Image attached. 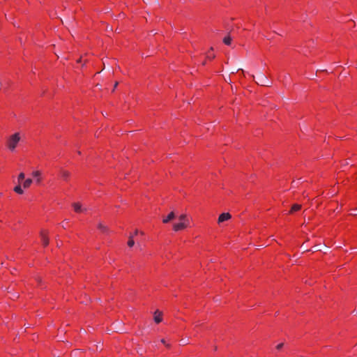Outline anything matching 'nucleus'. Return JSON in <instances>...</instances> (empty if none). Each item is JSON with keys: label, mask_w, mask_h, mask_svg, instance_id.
Listing matches in <instances>:
<instances>
[{"label": "nucleus", "mask_w": 357, "mask_h": 357, "mask_svg": "<svg viewBox=\"0 0 357 357\" xmlns=\"http://www.w3.org/2000/svg\"><path fill=\"white\" fill-rule=\"evenodd\" d=\"M144 2L147 3L149 0H143Z\"/></svg>", "instance_id": "cd10ccee"}, {"label": "nucleus", "mask_w": 357, "mask_h": 357, "mask_svg": "<svg viewBox=\"0 0 357 357\" xmlns=\"http://www.w3.org/2000/svg\"><path fill=\"white\" fill-rule=\"evenodd\" d=\"M319 250H321V249L319 245L314 246V251H319Z\"/></svg>", "instance_id": "4be33fe9"}, {"label": "nucleus", "mask_w": 357, "mask_h": 357, "mask_svg": "<svg viewBox=\"0 0 357 357\" xmlns=\"http://www.w3.org/2000/svg\"><path fill=\"white\" fill-rule=\"evenodd\" d=\"M206 57L208 59H212L215 58V55L214 54H208Z\"/></svg>", "instance_id": "aec40b11"}, {"label": "nucleus", "mask_w": 357, "mask_h": 357, "mask_svg": "<svg viewBox=\"0 0 357 357\" xmlns=\"http://www.w3.org/2000/svg\"><path fill=\"white\" fill-rule=\"evenodd\" d=\"M40 237L43 245L47 246L49 244V238L47 237V234L45 231H42L40 232Z\"/></svg>", "instance_id": "39448f33"}, {"label": "nucleus", "mask_w": 357, "mask_h": 357, "mask_svg": "<svg viewBox=\"0 0 357 357\" xmlns=\"http://www.w3.org/2000/svg\"><path fill=\"white\" fill-rule=\"evenodd\" d=\"M185 229V225L183 224V222H180L178 223H175L173 225V229L174 231H178Z\"/></svg>", "instance_id": "0eeeda50"}, {"label": "nucleus", "mask_w": 357, "mask_h": 357, "mask_svg": "<svg viewBox=\"0 0 357 357\" xmlns=\"http://www.w3.org/2000/svg\"><path fill=\"white\" fill-rule=\"evenodd\" d=\"M182 341H183V344H188V342H187V341H185V340H182Z\"/></svg>", "instance_id": "a878e982"}, {"label": "nucleus", "mask_w": 357, "mask_h": 357, "mask_svg": "<svg viewBox=\"0 0 357 357\" xmlns=\"http://www.w3.org/2000/svg\"><path fill=\"white\" fill-rule=\"evenodd\" d=\"M223 43L227 45H229L231 43V38L230 36H226L223 39Z\"/></svg>", "instance_id": "dca6fc26"}, {"label": "nucleus", "mask_w": 357, "mask_h": 357, "mask_svg": "<svg viewBox=\"0 0 357 357\" xmlns=\"http://www.w3.org/2000/svg\"><path fill=\"white\" fill-rule=\"evenodd\" d=\"M60 175L64 179L67 180L68 178L70 176V172L63 169H61L60 171Z\"/></svg>", "instance_id": "f8f14e48"}, {"label": "nucleus", "mask_w": 357, "mask_h": 357, "mask_svg": "<svg viewBox=\"0 0 357 357\" xmlns=\"http://www.w3.org/2000/svg\"><path fill=\"white\" fill-rule=\"evenodd\" d=\"M138 233H139L138 230H135L133 235H132V234L130 235L129 240L128 241V245L129 247H132L135 245V241L133 240V236H134V235H137Z\"/></svg>", "instance_id": "1a4fd4ad"}, {"label": "nucleus", "mask_w": 357, "mask_h": 357, "mask_svg": "<svg viewBox=\"0 0 357 357\" xmlns=\"http://www.w3.org/2000/svg\"><path fill=\"white\" fill-rule=\"evenodd\" d=\"M25 177V175L23 172H21L17 177L18 183H20Z\"/></svg>", "instance_id": "a211bd4d"}, {"label": "nucleus", "mask_w": 357, "mask_h": 357, "mask_svg": "<svg viewBox=\"0 0 357 357\" xmlns=\"http://www.w3.org/2000/svg\"><path fill=\"white\" fill-rule=\"evenodd\" d=\"M154 321L157 324L162 321V312L159 310H156L154 313Z\"/></svg>", "instance_id": "6e6552de"}, {"label": "nucleus", "mask_w": 357, "mask_h": 357, "mask_svg": "<svg viewBox=\"0 0 357 357\" xmlns=\"http://www.w3.org/2000/svg\"><path fill=\"white\" fill-rule=\"evenodd\" d=\"M72 206L74 210L77 213H81L86 211V208H82V205L79 203H73Z\"/></svg>", "instance_id": "423d86ee"}, {"label": "nucleus", "mask_w": 357, "mask_h": 357, "mask_svg": "<svg viewBox=\"0 0 357 357\" xmlns=\"http://www.w3.org/2000/svg\"><path fill=\"white\" fill-rule=\"evenodd\" d=\"M231 218V215L229 213H223L220 214L218 219V223L221 224L225 221L229 220Z\"/></svg>", "instance_id": "7ed1b4c3"}, {"label": "nucleus", "mask_w": 357, "mask_h": 357, "mask_svg": "<svg viewBox=\"0 0 357 357\" xmlns=\"http://www.w3.org/2000/svg\"><path fill=\"white\" fill-rule=\"evenodd\" d=\"M160 342H161L162 344H166V342H165V339H162V340H160Z\"/></svg>", "instance_id": "b1692460"}, {"label": "nucleus", "mask_w": 357, "mask_h": 357, "mask_svg": "<svg viewBox=\"0 0 357 357\" xmlns=\"http://www.w3.org/2000/svg\"><path fill=\"white\" fill-rule=\"evenodd\" d=\"M301 208V205L296 204L292 206L290 212L293 213L294 211H297L300 210Z\"/></svg>", "instance_id": "2eb2a0df"}, {"label": "nucleus", "mask_w": 357, "mask_h": 357, "mask_svg": "<svg viewBox=\"0 0 357 357\" xmlns=\"http://www.w3.org/2000/svg\"><path fill=\"white\" fill-rule=\"evenodd\" d=\"M20 141V135L19 132H16L9 137L7 141V146L8 149L11 151H13L18 142Z\"/></svg>", "instance_id": "f257e3e1"}, {"label": "nucleus", "mask_w": 357, "mask_h": 357, "mask_svg": "<svg viewBox=\"0 0 357 357\" xmlns=\"http://www.w3.org/2000/svg\"><path fill=\"white\" fill-rule=\"evenodd\" d=\"M40 175L41 173L40 171H35L32 172V176L36 178V183H39L40 182Z\"/></svg>", "instance_id": "9b49d317"}, {"label": "nucleus", "mask_w": 357, "mask_h": 357, "mask_svg": "<svg viewBox=\"0 0 357 357\" xmlns=\"http://www.w3.org/2000/svg\"><path fill=\"white\" fill-rule=\"evenodd\" d=\"M14 191L17 193V194H20V195H22L24 193V191L22 189V187L21 185L19 184L17 185H16L15 188H14Z\"/></svg>", "instance_id": "4468645a"}, {"label": "nucleus", "mask_w": 357, "mask_h": 357, "mask_svg": "<svg viewBox=\"0 0 357 357\" xmlns=\"http://www.w3.org/2000/svg\"><path fill=\"white\" fill-rule=\"evenodd\" d=\"M175 213L174 211H172L169 213L167 216H165L162 219V222L166 224L170 222L172 220H173L175 218Z\"/></svg>", "instance_id": "20e7f679"}, {"label": "nucleus", "mask_w": 357, "mask_h": 357, "mask_svg": "<svg viewBox=\"0 0 357 357\" xmlns=\"http://www.w3.org/2000/svg\"><path fill=\"white\" fill-rule=\"evenodd\" d=\"M187 215L185 214H182L178 217V220L180 222L187 221Z\"/></svg>", "instance_id": "f3484780"}, {"label": "nucleus", "mask_w": 357, "mask_h": 357, "mask_svg": "<svg viewBox=\"0 0 357 357\" xmlns=\"http://www.w3.org/2000/svg\"><path fill=\"white\" fill-rule=\"evenodd\" d=\"M115 329H116V331H117V332H121V329H119V328H118L117 327H115Z\"/></svg>", "instance_id": "393cba45"}, {"label": "nucleus", "mask_w": 357, "mask_h": 357, "mask_svg": "<svg viewBox=\"0 0 357 357\" xmlns=\"http://www.w3.org/2000/svg\"><path fill=\"white\" fill-rule=\"evenodd\" d=\"M183 224L185 225V228L188 227L189 226V220L187 219V221H183Z\"/></svg>", "instance_id": "6ab92c4d"}, {"label": "nucleus", "mask_w": 357, "mask_h": 357, "mask_svg": "<svg viewBox=\"0 0 357 357\" xmlns=\"http://www.w3.org/2000/svg\"><path fill=\"white\" fill-rule=\"evenodd\" d=\"M165 345H166V347H168V348H169V347H170V344H166Z\"/></svg>", "instance_id": "bb28decb"}, {"label": "nucleus", "mask_w": 357, "mask_h": 357, "mask_svg": "<svg viewBox=\"0 0 357 357\" xmlns=\"http://www.w3.org/2000/svg\"><path fill=\"white\" fill-rule=\"evenodd\" d=\"M258 79L259 81L257 82V83L258 84H261L262 86H270L271 84H267V82H268V78L267 77L264 75L261 72H259V75H258Z\"/></svg>", "instance_id": "f03ea898"}, {"label": "nucleus", "mask_w": 357, "mask_h": 357, "mask_svg": "<svg viewBox=\"0 0 357 357\" xmlns=\"http://www.w3.org/2000/svg\"><path fill=\"white\" fill-rule=\"evenodd\" d=\"M98 229H99L100 231H101L102 233H108V232L109 231V228H108L106 225H103V224H102V223H101V222H99V223L98 224Z\"/></svg>", "instance_id": "9d476101"}, {"label": "nucleus", "mask_w": 357, "mask_h": 357, "mask_svg": "<svg viewBox=\"0 0 357 357\" xmlns=\"http://www.w3.org/2000/svg\"><path fill=\"white\" fill-rule=\"evenodd\" d=\"M33 183V181L32 179L31 178H27L26 179L24 183H23V187L24 188H28L30 187V185H31V183Z\"/></svg>", "instance_id": "ddd939ff"}, {"label": "nucleus", "mask_w": 357, "mask_h": 357, "mask_svg": "<svg viewBox=\"0 0 357 357\" xmlns=\"http://www.w3.org/2000/svg\"><path fill=\"white\" fill-rule=\"evenodd\" d=\"M283 347V343H280L279 344L277 345L276 348L277 349H281Z\"/></svg>", "instance_id": "412c9836"}, {"label": "nucleus", "mask_w": 357, "mask_h": 357, "mask_svg": "<svg viewBox=\"0 0 357 357\" xmlns=\"http://www.w3.org/2000/svg\"><path fill=\"white\" fill-rule=\"evenodd\" d=\"M118 84H119V83H118L117 82H116V83L114 84V89H113V91H114V89H116V88L117 87V86H118Z\"/></svg>", "instance_id": "5701e85b"}]
</instances>
